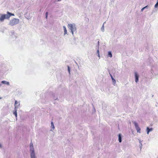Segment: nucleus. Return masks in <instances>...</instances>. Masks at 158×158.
<instances>
[{
    "label": "nucleus",
    "mask_w": 158,
    "mask_h": 158,
    "mask_svg": "<svg viewBox=\"0 0 158 158\" xmlns=\"http://www.w3.org/2000/svg\"><path fill=\"white\" fill-rule=\"evenodd\" d=\"M97 53L98 54V56L100 57L99 52V49H98L97 51Z\"/></svg>",
    "instance_id": "obj_18"
},
{
    "label": "nucleus",
    "mask_w": 158,
    "mask_h": 158,
    "mask_svg": "<svg viewBox=\"0 0 158 158\" xmlns=\"http://www.w3.org/2000/svg\"><path fill=\"white\" fill-rule=\"evenodd\" d=\"M68 28L70 30V32L72 33L73 36L74 32H77V27L75 24L74 23H69L68 25Z\"/></svg>",
    "instance_id": "obj_1"
},
{
    "label": "nucleus",
    "mask_w": 158,
    "mask_h": 158,
    "mask_svg": "<svg viewBox=\"0 0 158 158\" xmlns=\"http://www.w3.org/2000/svg\"><path fill=\"white\" fill-rule=\"evenodd\" d=\"M152 130H153L152 128H150L149 127H148L147 128V134H148L149 132L151 131H152Z\"/></svg>",
    "instance_id": "obj_7"
},
{
    "label": "nucleus",
    "mask_w": 158,
    "mask_h": 158,
    "mask_svg": "<svg viewBox=\"0 0 158 158\" xmlns=\"http://www.w3.org/2000/svg\"><path fill=\"white\" fill-rule=\"evenodd\" d=\"M48 15V12H47L45 14V18L46 19H47Z\"/></svg>",
    "instance_id": "obj_20"
},
{
    "label": "nucleus",
    "mask_w": 158,
    "mask_h": 158,
    "mask_svg": "<svg viewBox=\"0 0 158 158\" xmlns=\"http://www.w3.org/2000/svg\"><path fill=\"white\" fill-rule=\"evenodd\" d=\"M104 23L103 24V25L102 26L101 28V30L102 32H104Z\"/></svg>",
    "instance_id": "obj_16"
},
{
    "label": "nucleus",
    "mask_w": 158,
    "mask_h": 158,
    "mask_svg": "<svg viewBox=\"0 0 158 158\" xmlns=\"http://www.w3.org/2000/svg\"><path fill=\"white\" fill-rule=\"evenodd\" d=\"M31 158H36L35 155H31Z\"/></svg>",
    "instance_id": "obj_17"
},
{
    "label": "nucleus",
    "mask_w": 158,
    "mask_h": 158,
    "mask_svg": "<svg viewBox=\"0 0 158 158\" xmlns=\"http://www.w3.org/2000/svg\"><path fill=\"white\" fill-rule=\"evenodd\" d=\"M158 6V3H156L155 5V8H157Z\"/></svg>",
    "instance_id": "obj_21"
},
{
    "label": "nucleus",
    "mask_w": 158,
    "mask_h": 158,
    "mask_svg": "<svg viewBox=\"0 0 158 158\" xmlns=\"http://www.w3.org/2000/svg\"><path fill=\"white\" fill-rule=\"evenodd\" d=\"M5 19H9V16L7 13V14H1V16H0V21L1 22H3Z\"/></svg>",
    "instance_id": "obj_3"
},
{
    "label": "nucleus",
    "mask_w": 158,
    "mask_h": 158,
    "mask_svg": "<svg viewBox=\"0 0 158 158\" xmlns=\"http://www.w3.org/2000/svg\"><path fill=\"white\" fill-rule=\"evenodd\" d=\"M144 9V8H142L141 9V11H143Z\"/></svg>",
    "instance_id": "obj_27"
},
{
    "label": "nucleus",
    "mask_w": 158,
    "mask_h": 158,
    "mask_svg": "<svg viewBox=\"0 0 158 158\" xmlns=\"http://www.w3.org/2000/svg\"><path fill=\"white\" fill-rule=\"evenodd\" d=\"M157 3H158V0H157Z\"/></svg>",
    "instance_id": "obj_33"
},
{
    "label": "nucleus",
    "mask_w": 158,
    "mask_h": 158,
    "mask_svg": "<svg viewBox=\"0 0 158 158\" xmlns=\"http://www.w3.org/2000/svg\"><path fill=\"white\" fill-rule=\"evenodd\" d=\"M17 103V101H15V109L16 108V104Z\"/></svg>",
    "instance_id": "obj_19"
},
{
    "label": "nucleus",
    "mask_w": 158,
    "mask_h": 158,
    "mask_svg": "<svg viewBox=\"0 0 158 158\" xmlns=\"http://www.w3.org/2000/svg\"><path fill=\"white\" fill-rule=\"evenodd\" d=\"M2 147V145L1 144H0V148H1Z\"/></svg>",
    "instance_id": "obj_29"
},
{
    "label": "nucleus",
    "mask_w": 158,
    "mask_h": 158,
    "mask_svg": "<svg viewBox=\"0 0 158 158\" xmlns=\"http://www.w3.org/2000/svg\"><path fill=\"white\" fill-rule=\"evenodd\" d=\"M7 14H8V16H9V19L10 17L11 16H14L15 15L14 14H12L10 12H9V11H7Z\"/></svg>",
    "instance_id": "obj_10"
},
{
    "label": "nucleus",
    "mask_w": 158,
    "mask_h": 158,
    "mask_svg": "<svg viewBox=\"0 0 158 158\" xmlns=\"http://www.w3.org/2000/svg\"><path fill=\"white\" fill-rule=\"evenodd\" d=\"M68 70L69 73H70V68L69 66H68Z\"/></svg>",
    "instance_id": "obj_22"
},
{
    "label": "nucleus",
    "mask_w": 158,
    "mask_h": 158,
    "mask_svg": "<svg viewBox=\"0 0 158 158\" xmlns=\"http://www.w3.org/2000/svg\"><path fill=\"white\" fill-rule=\"evenodd\" d=\"M118 140L119 143L122 142V135L121 134H119L118 135Z\"/></svg>",
    "instance_id": "obj_8"
},
{
    "label": "nucleus",
    "mask_w": 158,
    "mask_h": 158,
    "mask_svg": "<svg viewBox=\"0 0 158 158\" xmlns=\"http://www.w3.org/2000/svg\"><path fill=\"white\" fill-rule=\"evenodd\" d=\"M148 7V6H146L144 7L143 8H144V9H145L147 8Z\"/></svg>",
    "instance_id": "obj_28"
},
{
    "label": "nucleus",
    "mask_w": 158,
    "mask_h": 158,
    "mask_svg": "<svg viewBox=\"0 0 158 158\" xmlns=\"http://www.w3.org/2000/svg\"><path fill=\"white\" fill-rule=\"evenodd\" d=\"M110 77H111V79H112V81H113V82L114 84H115V83H116V80H115V79L114 78H113V77L112 75L111 74H110Z\"/></svg>",
    "instance_id": "obj_11"
},
{
    "label": "nucleus",
    "mask_w": 158,
    "mask_h": 158,
    "mask_svg": "<svg viewBox=\"0 0 158 158\" xmlns=\"http://www.w3.org/2000/svg\"><path fill=\"white\" fill-rule=\"evenodd\" d=\"M31 146L33 147V144L32 142H31L30 144V147H31Z\"/></svg>",
    "instance_id": "obj_23"
},
{
    "label": "nucleus",
    "mask_w": 158,
    "mask_h": 158,
    "mask_svg": "<svg viewBox=\"0 0 158 158\" xmlns=\"http://www.w3.org/2000/svg\"><path fill=\"white\" fill-rule=\"evenodd\" d=\"M51 128H52L53 129H54V128H55V127H54V125L53 123L52 122V121L51 122Z\"/></svg>",
    "instance_id": "obj_15"
},
{
    "label": "nucleus",
    "mask_w": 158,
    "mask_h": 158,
    "mask_svg": "<svg viewBox=\"0 0 158 158\" xmlns=\"http://www.w3.org/2000/svg\"><path fill=\"white\" fill-rule=\"evenodd\" d=\"M1 98H1V97L0 98V99H1Z\"/></svg>",
    "instance_id": "obj_34"
},
{
    "label": "nucleus",
    "mask_w": 158,
    "mask_h": 158,
    "mask_svg": "<svg viewBox=\"0 0 158 158\" xmlns=\"http://www.w3.org/2000/svg\"><path fill=\"white\" fill-rule=\"evenodd\" d=\"M63 28L64 30V35H65L66 34H67V30L65 26H63Z\"/></svg>",
    "instance_id": "obj_9"
},
{
    "label": "nucleus",
    "mask_w": 158,
    "mask_h": 158,
    "mask_svg": "<svg viewBox=\"0 0 158 158\" xmlns=\"http://www.w3.org/2000/svg\"><path fill=\"white\" fill-rule=\"evenodd\" d=\"M19 22V19L16 18H13L10 21L9 25L10 26H13L18 24Z\"/></svg>",
    "instance_id": "obj_2"
},
{
    "label": "nucleus",
    "mask_w": 158,
    "mask_h": 158,
    "mask_svg": "<svg viewBox=\"0 0 158 158\" xmlns=\"http://www.w3.org/2000/svg\"><path fill=\"white\" fill-rule=\"evenodd\" d=\"M99 41H98V45L97 46V47H98V48H99Z\"/></svg>",
    "instance_id": "obj_24"
},
{
    "label": "nucleus",
    "mask_w": 158,
    "mask_h": 158,
    "mask_svg": "<svg viewBox=\"0 0 158 158\" xmlns=\"http://www.w3.org/2000/svg\"><path fill=\"white\" fill-rule=\"evenodd\" d=\"M30 155H35V150L34 147L31 146L30 147Z\"/></svg>",
    "instance_id": "obj_6"
},
{
    "label": "nucleus",
    "mask_w": 158,
    "mask_h": 158,
    "mask_svg": "<svg viewBox=\"0 0 158 158\" xmlns=\"http://www.w3.org/2000/svg\"><path fill=\"white\" fill-rule=\"evenodd\" d=\"M57 99V98H54V99L55 100H56Z\"/></svg>",
    "instance_id": "obj_31"
},
{
    "label": "nucleus",
    "mask_w": 158,
    "mask_h": 158,
    "mask_svg": "<svg viewBox=\"0 0 158 158\" xmlns=\"http://www.w3.org/2000/svg\"><path fill=\"white\" fill-rule=\"evenodd\" d=\"M61 1V0H56V1L57 2H60V1Z\"/></svg>",
    "instance_id": "obj_30"
},
{
    "label": "nucleus",
    "mask_w": 158,
    "mask_h": 158,
    "mask_svg": "<svg viewBox=\"0 0 158 158\" xmlns=\"http://www.w3.org/2000/svg\"><path fill=\"white\" fill-rule=\"evenodd\" d=\"M135 81L136 83H137L139 81V76L136 72H135Z\"/></svg>",
    "instance_id": "obj_5"
},
{
    "label": "nucleus",
    "mask_w": 158,
    "mask_h": 158,
    "mask_svg": "<svg viewBox=\"0 0 158 158\" xmlns=\"http://www.w3.org/2000/svg\"><path fill=\"white\" fill-rule=\"evenodd\" d=\"M1 85H2L1 84H0V87L1 86Z\"/></svg>",
    "instance_id": "obj_32"
},
{
    "label": "nucleus",
    "mask_w": 158,
    "mask_h": 158,
    "mask_svg": "<svg viewBox=\"0 0 158 158\" xmlns=\"http://www.w3.org/2000/svg\"><path fill=\"white\" fill-rule=\"evenodd\" d=\"M142 144H140V145H139V147H140V149H141L142 148Z\"/></svg>",
    "instance_id": "obj_25"
},
{
    "label": "nucleus",
    "mask_w": 158,
    "mask_h": 158,
    "mask_svg": "<svg viewBox=\"0 0 158 158\" xmlns=\"http://www.w3.org/2000/svg\"><path fill=\"white\" fill-rule=\"evenodd\" d=\"M108 56L110 57H112V54L111 52L110 51H109L108 52Z\"/></svg>",
    "instance_id": "obj_13"
},
{
    "label": "nucleus",
    "mask_w": 158,
    "mask_h": 158,
    "mask_svg": "<svg viewBox=\"0 0 158 158\" xmlns=\"http://www.w3.org/2000/svg\"><path fill=\"white\" fill-rule=\"evenodd\" d=\"M132 123L134 124L135 128L137 131V132L140 133V128L139 127L138 123L135 121H132Z\"/></svg>",
    "instance_id": "obj_4"
},
{
    "label": "nucleus",
    "mask_w": 158,
    "mask_h": 158,
    "mask_svg": "<svg viewBox=\"0 0 158 158\" xmlns=\"http://www.w3.org/2000/svg\"><path fill=\"white\" fill-rule=\"evenodd\" d=\"M13 114L15 115L16 117H17V109L16 108V109H15V111L13 112Z\"/></svg>",
    "instance_id": "obj_14"
},
{
    "label": "nucleus",
    "mask_w": 158,
    "mask_h": 158,
    "mask_svg": "<svg viewBox=\"0 0 158 158\" xmlns=\"http://www.w3.org/2000/svg\"><path fill=\"white\" fill-rule=\"evenodd\" d=\"M139 143H140V144H142V143H141V142L140 139H139Z\"/></svg>",
    "instance_id": "obj_26"
},
{
    "label": "nucleus",
    "mask_w": 158,
    "mask_h": 158,
    "mask_svg": "<svg viewBox=\"0 0 158 158\" xmlns=\"http://www.w3.org/2000/svg\"><path fill=\"white\" fill-rule=\"evenodd\" d=\"M1 82L3 84H6L7 85H9V82L5 81H2Z\"/></svg>",
    "instance_id": "obj_12"
}]
</instances>
